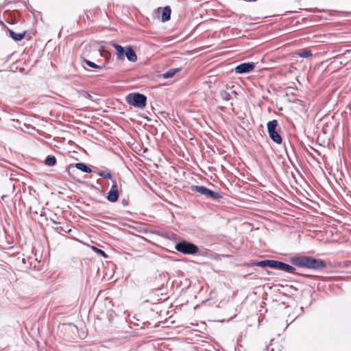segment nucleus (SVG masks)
<instances>
[{
	"instance_id": "nucleus-1",
	"label": "nucleus",
	"mask_w": 351,
	"mask_h": 351,
	"mask_svg": "<svg viewBox=\"0 0 351 351\" xmlns=\"http://www.w3.org/2000/svg\"><path fill=\"white\" fill-rule=\"evenodd\" d=\"M291 263L298 267L313 269H320L326 267L325 261L311 256H294Z\"/></svg>"
},
{
	"instance_id": "nucleus-2",
	"label": "nucleus",
	"mask_w": 351,
	"mask_h": 351,
	"mask_svg": "<svg viewBox=\"0 0 351 351\" xmlns=\"http://www.w3.org/2000/svg\"><path fill=\"white\" fill-rule=\"evenodd\" d=\"M126 99L128 104L140 109L144 108L147 103V97L138 93L128 95Z\"/></svg>"
},
{
	"instance_id": "nucleus-3",
	"label": "nucleus",
	"mask_w": 351,
	"mask_h": 351,
	"mask_svg": "<svg viewBox=\"0 0 351 351\" xmlns=\"http://www.w3.org/2000/svg\"><path fill=\"white\" fill-rule=\"evenodd\" d=\"M193 192L199 193L206 198L217 200L222 197V196L217 192L210 190L204 186L193 185L191 187Z\"/></svg>"
},
{
	"instance_id": "nucleus-4",
	"label": "nucleus",
	"mask_w": 351,
	"mask_h": 351,
	"mask_svg": "<svg viewBox=\"0 0 351 351\" xmlns=\"http://www.w3.org/2000/svg\"><path fill=\"white\" fill-rule=\"evenodd\" d=\"M175 249L184 254H195L199 251L198 247L196 245L186 241L178 243L175 246Z\"/></svg>"
},
{
	"instance_id": "nucleus-5",
	"label": "nucleus",
	"mask_w": 351,
	"mask_h": 351,
	"mask_svg": "<svg viewBox=\"0 0 351 351\" xmlns=\"http://www.w3.org/2000/svg\"><path fill=\"white\" fill-rule=\"evenodd\" d=\"M278 126V121L276 120H272L267 123V132L270 138L277 144L282 143V137L279 133L276 131Z\"/></svg>"
},
{
	"instance_id": "nucleus-6",
	"label": "nucleus",
	"mask_w": 351,
	"mask_h": 351,
	"mask_svg": "<svg viewBox=\"0 0 351 351\" xmlns=\"http://www.w3.org/2000/svg\"><path fill=\"white\" fill-rule=\"evenodd\" d=\"M255 67V64L254 62H244L237 65L234 71L236 73H247L252 71Z\"/></svg>"
},
{
	"instance_id": "nucleus-7",
	"label": "nucleus",
	"mask_w": 351,
	"mask_h": 351,
	"mask_svg": "<svg viewBox=\"0 0 351 351\" xmlns=\"http://www.w3.org/2000/svg\"><path fill=\"white\" fill-rule=\"evenodd\" d=\"M274 268L285 271L289 274H295L296 273L295 272L296 269L295 267H293V266H291L289 264H287V263H285L283 262H280L278 261H276Z\"/></svg>"
},
{
	"instance_id": "nucleus-8",
	"label": "nucleus",
	"mask_w": 351,
	"mask_h": 351,
	"mask_svg": "<svg viewBox=\"0 0 351 351\" xmlns=\"http://www.w3.org/2000/svg\"><path fill=\"white\" fill-rule=\"evenodd\" d=\"M275 263H276L275 260H263V261H256V262L253 263L252 266H257V267H269L274 268Z\"/></svg>"
},
{
	"instance_id": "nucleus-9",
	"label": "nucleus",
	"mask_w": 351,
	"mask_h": 351,
	"mask_svg": "<svg viewBox=\"0 0 351 351\" xmlns=\"http://www.w3.org/2000/svg\"><path fill=\"white\" fill-rule=\"evenodd\" d=\"M124 55L126 56L127 59L131 62H136L137 60L136 54L134 50L132 47L128 46L125 48Z\"/></svg>"
},
{
	"instance_id": "nucleus-10",
	"label": "nucleus",
	"mask_w": 351,
	"mask_h": 351,
	"mask_svg": "<svg viewBox=\"0 0 351 351\" xmlns=\"http://www.w3.org/2000/svg\"><path fill=\"white\" fill-rule=\"evenodd\" d=\"M10 36L15 41L21 40L25 36L26 32L24 31L21 33H16L12 29H8Z\"/></svg>"
},
{
	"instance_id": "nucleus-11",
	"label": "nucleus",
	"mask_w": 351,
	"mask_h": 351,
	"mask_svg": "<svg viewBox=\"0 0 351 351\" xmlns=\"http://www.w3.org/2000/svg\"><path fill=\"white\" fill-rule=\"evenodd\" d=\"M171 10L169 6H166L163 8L162 12L161 20L162 22H167L171 19Z\"/></svg>"
},
{
	"instance_id": "nucleus-12",
	"label": "nucleus",
	"mask_w": 351,
	"mask_h": 351,
	"mask_svg": "<svg viewBox=\"0 0 351 351\" xmlns=\"http://www.w3.org/2000/svg\"><path fill=\"white\" fill-rule=\"evenodd\" d=\"M119 196V191H109L107 193L106 198L109 202L114 203L118 200Z\"/></svg>"
},
{
	"instance_id": "nucleus-13",
	"label": "nucleus",
	"mask_w": 351,
	"mask_h": 351,
	"mask_svg": "<svg viewBox=\"0 0 351 351\" xmlns=\"http://www.w3.org/2000/svg\"><path fill=\"white\" fill-rule=\"evenodd\" d=\"M112 45L117 51V58L119 60L123 59L125 49L121 45L115 43H112Z\"/></svg>"
},
{
	"instance_id": "nucleus-14",
	"label": "nucleus",
	"mask_w": 351,
	"mask_h": 351,
	"mask_svg": "<svg viewBox=\"0 0 351 351\" xmlns=\"http://www.w3.org/2000/svg\"><path fill=\"white\" fill-rule=\"evenodd\" d=\"M180 70V69H178V68L170 69L167 71H166L165 73H163L162 74V77L164 79H168V78L172 77Z\"/></svg>"
},
{
	"instance_id": "nucleus-15",
	"label": "nucleus",
	"mask_w": 351,
	"mask_h": 351,
	"mask_svg": "<svg viewBox=\"0 0 351 351\" xmlns=\"http://www.w3.org/2000/svg\"><path fill=\"white\" fill-rule=\"evenodd\" d=\"M45 165L48 167H53L56 164V158L54 156L49 155L45 160Z\"/></svg>"
},
{
	"instance_id": "nucleus-16",
	"label": "nucleus",
	"mask_w": 351,
	"mask_h": 351,
	"mask_svg": "<svg viewBox=\"0 0 351 351\" xmlns=\"http://www.w3.org/2000/svg\"><path fill=\"white\" fill-rule=\"evenodd\" d=\"M75 167L84 173H90L92 170L84 163L78 162L75 165Z\"/></svg>"
},
{
	"instance_id": "nucleus-17",
	"label": "nucleus",
	"mask_w": 351,
	"mask_h": 351,
	"mask_svg": "<svg viewBox=\"0 0 351 351\" xmlns=\"http://www.w3.org/2000/svg\"><path fill=\"white\" fill-rule=\"evenodd\" d=\"M106 317L109 323L111 324L113 319L117 317V315L112 309H109L106 311Z\"/></svg>"
},
{
	"instance_id": "nucleus-18",
	"label": "nucleus",
	"mask_w": 351,
	"mask_h": 351,
	"mask_svg": "<svg viewBox=\"0 0 351 351\" xmlns=\"http://www.w3.org/2000/svg\"><path fill=\"white\" fill-rule=\"evenodd\" d=\"M298 56L301 58H307L313 56L311 51L307 49H302L298 53Z\"/></svg>"
},
{
	"instance_id": "nucleus-19",
	"label": "nucleus",
	"mask_w": 351,
	"mask_h": 351,
	"mask_svg": "<svg viewBox=\"0 0 351 351\" xmlns=\"http://www.w3.org/2000/svg\"><path fill=\"white\" fill-rule=\"evenodd\" d=\"M220 95L224 101H229L231 99V93L228 90H221Z\"/></svg>"
},
{
	"instance_id": "nucleus-20",
	"label": "nucleus",
	"mask_w": 351,
	"mask_h": 351,
	"mask_svg": "<svg viewBox=\"0 0 351 351\" xmlns=\"http://www.w3.org/2000/svg\"><path fill=\"white\" fill-rule=\"evenodd\" d=\"M98 176H99L100 177H101L103 178L108 179V180H112V178L111 173L108 170L99 171Z\"/></svg>"
},
{
	"instance_id": "nucleus-21",
	"label": "nucleus",
	"mask_w": 351,
	"mask_h": 351,
	"mask_svg": "<svg viewBox=\"0 0 351 351\" xmlns=\"http://www.w3.org/2000/svg\"><path fill=\"white\" fill-rule=\"evenodd\" d=\"M84 62L88 65V66H90V68H93V69H100L102 68V66L94 63L93 62L90 61V60H86V59H84Z\"/></svg>"
},
{
	"instance_id": "nucleus-22",
	"label": "nucleus",
	"mask_w": 351,
	"mask_h": 351,
	"mask_svg": "<svg viewBox=\"0 0 351 351\" xmlns=\"http://www.w3.org/2000/svg\"><path fill=\"white\" fill-rule=\"evenodd\" d=\"M91 248H92V250L94 252H95L98 254L102 256L103 257H104V258H107L108 257V255L106 254V253L104 250H101V249H99V248H98V247H97L95 246H92Z\"/></svg>"
},
{
	"instance_id": "nucleus-23",
	"label": "nucleus",
	"mask_w": 351,
	"mask_h": 351,
	"mask_svg": "<svg viewBox=\"0 0 351 351\" xmlns=\"http://www.w3.org/2000/svg\"><path fill=\"white\" fill-rule=\"evenodd\" d=\"M110 191H119L118 185H112V186H111V189H110Z\"/></svg>"
},
{
	"instance_id": "nucleus-24",
	"label": "nucleus",
	"mask_w": 351,
	"mask_h": 351,
	"mask_svg": "<svg viewBox=\"0 0 351 351\" xmlns=\"http://www.w3.org/2000/svg\"><path fill=\"white\" fill-rule=\"evenodd\" d=\"M122 204H123V206H128V200H126L125 199H123L122 200Z\"/></svg>"
},
{
	"instance_id": "nucleus-25",
	"label": "nucleus",
	"mask_w": 351,
	"mask_h": 351,
	"mask_svg": "<svg viewBox=\"0 0 351 351\" xmlns=\"http://www.w3.org/2000/svg\"><path fill=\"white\" fill-rule=\"evenodd\" d=\"M111 180L112 182V185H117V182L116 180L112 178Z\"/></svg>"
},
{
	"instance_id": "nucleus-26",
	"label": "nucleus",
	"mask_w": 351,
	"mask_h": 351,
	"mask_svg": "<svg viewBox=\"0 0 351 351\" xmlns=\"http://www.w3.org/2000/svg\"><path fill=\"white\" fill-rule=\"evenodd\" d=\"M230 93H231V95H236L237 94L235 90H231Z\"/></svg>"
},
{
	"instance_id": "nucleus-27",
	"label": "nucleus",
	"mask_w": 351,
	"mask_h": 351,
	"mask_svg": "<svg viewBox=\"0 0 351 351\" xmlns=\"http://www.w3.org/2000/svg\"><path fill=\"white\" fill-rule=\"evenodd\" d=\"M244 1H246V2H255L257 0H243Z\"/></svg>"
},
{
	"instance_id": "nucleus-28",
	"label": "nucleus",
	"mask_w": 351,
	"mask_h": 351,
	"mask_svg": "<svg viewBox=\"0 0 351 351\" xmlns=\"http://www.w3.org/2000/svg\"><path fill=\"white\" fill-rule=\"evenodd\" d=\"M7 197H8L7 195H3L1 197V199H5Z\"/></svg>"
},
{
	"instance_id": "nucleus-29",
	"label": "nucleus",
	"mask_w": 351,
	"mask_h": 351,
	"mask_svg": "<svg viewBox=\"0 0 351 351\" xmlns=\"http://www.w3.org/2000/svg\"><path fill=\"white\" fill-rule=\"evenodd\" d=\"M0 24H1L2 26L5 27V24H4L2 21H0Z\"/></svg>"
}]
</instances>
